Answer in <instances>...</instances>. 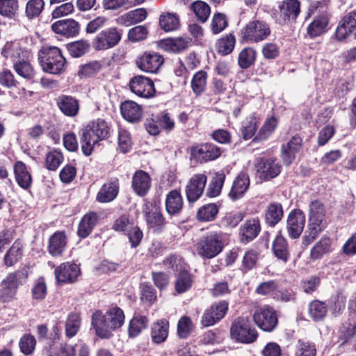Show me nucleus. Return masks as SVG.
<instances>
[{
    "mask_svg": "<svg viewBox=\"0 0 356 356\" xmlns=\"http://www.w3.org/2000/svg\"><path fill=\"white\" fill-rule=\"evenodd\" d=\"M332 240L330 237L323 236L317 242L310 251V257L314 259H319L324 254L331 250Z\"/></svg>",
    "mask_w": 356,
    "mask_h": 356,
    "instance_id": "40",
    "label": "nucleus"
},
{
    "mask_svg": "<svg viewBox=\"0 0 356 356\" xmlns=\"http://www.w3.org/2000/svg\"><path fill=\"white\" fill-rule=\"evenodd\" d=\"M328 24V19L326 16L316 17L307 27V33L311 38L319 36L323 33Z\"/></svg>",
    "mask_w": 356,
    "mask_h": 356,
    "instance_id": "39",
    "label": "nucleus"
},
{
    "mask_svg": "<svg viewBox=\"0 0 356 356\" xmlns=\"http://www.w3.org/2000/svg\"><path fill=\"white\" fill-rule=\"evenodd\" d=\"M260 232L261 225L259 218L248 219L240 228L241 240L247 243L256 238Z\"/></svg>",
    "mask_w": 356,
    "mask_h": 356,
    "instance_id": "24",
    "label": "nucleus"
},
{
    "mask_svg": "<svg viewBox=\"0 0 356 356\" xmlns=\"http://www.w3.org/2000/svg\"><path fill=\"white\" fill-rule=\"evenodd\" d=\"M250 186V179L248 175L242 173L234 179L229 196L233 200L240 199L248 191Z\"/></svg>",
    "mask_w": 356,
    "mask_h": 356,
    "instance_id": "26",
    "label": "nucleus"
},
{
    "mask_svg": "<svg viewBox=\"0 0 356 356\" xmlns=\"http://www.w3.org/2000/svg\"><path fill=\"white\" fill-rule=\"evenodd\" d=\"M196 250L201 257L211 259L219 254L223 249L220 234L211 233L202 236L195 245Z\"/></svg>",
    "mask_w": 356,
    "mask_h": 356,
    "instance_id": "7",
    "label": "nucleus"
},
{
    "mask_svg": "<svg viewBox=\"0 0 356 356\" xmlns=\"http://www.w3.org/2000/svg\"><path fill=\"white\" fill-rule=\"evenodd\" d=\"M63 159L62 154L56 150L49 152L46 156L45 165L47 169L56 170Z\"/></svg>",
    "mask_w": 356,
    "mask_h": 356,
    "instance_id": "63",
    "label": "nucleus"
},
{
    "mask_svg": "<svg viewBox=\"0 0 356 356\" xmlns=\"http://www.w3.org/2000/svg\"><path fill=\"white\" fill-rule=\"evenodd\" d=\"M14 172L16 181L24 189L29 188L32 183V177L22 161H17L14 165Z\"/></svg>",
    "mask_w": 356,
    "mask_h": 356,
    "instance_id": "33",
    "label": "nucleus"
},
{
    "mask_svg": "<svg viewBox=\"0 0 356 356\" xmlns=\"http://www.w3.org/2000/svg\"><path fill=\"white\" fill-rule=\"evenodd\" d=\"M305 216L300 209L292 210L287 216L286 229L289 236L292 238H298L305 227Z\"/></svg>",
    "mask_w": 356,
    "mask_h": 356,
    "instance_id": "16",
    "label": "nucleus"
},
{
    "mask_svg": "<svg viewBox=\"0 0 356 356\" xmlns=\"http://www.w3.org/2000/svg\"><path fill=\"white\" fill-rule=\"evenodd\" d=\"M193 275L187 269L179 272L175 282L176 292L181 294L189 291L193 286Z\"/></svg>",
    "mask_w": 356,
    "mask_h": 356,
    "instance_id": "34",
    "label": "nucleus"
},
{
    "mask_svg": "<svg viewBox=\"0 0 356 356\" xmlns=\"http://www.w3.org/2000/svg\"><path fill=\"white\" fill-rule=\"evenodd\" d=\"M148 324L147 317L144 316H134L129 325V335L131 337L138 336L143 330L145 329Z\"/></svg>",
    "mask_w": 356,
    "mask_h": 356,
    "instance_id": "47",
    "label": "nucleus"
},
{
    "mask_svg": "<svg viewBox=\"0 0 356 356\" xmlns=\"http://www.w3.org/2000/svg\"><path fill=\"white\" fill-rule=\"evenodd\" d=\"M2 55L7 59H10L15 63L19 60L21 49L17 43H6L1 51Z\"/></svg>",
    "mask_w": 356,
    "mask_h": 356,
    "instance_id": "58",
    "label": "nucleus"
},
{
    "mask_svg": "<svg viewBox=\"0 0 356 356\" xmlns=\"http://www.w3.org/2000/svg\"><path fill=\"white\" fill-rule=\"evenodd\" d=\"M132 188L139 196H144L151 187V178L149 174L143 170H137L132 177Z\"/></svg>",
    "mask_w": 356,
    "mask_h": 356,
    "instance_id": "23",
    "label": "nucleus"
},
{
    "mask_svg": "<svg viewBox=\"0 0 356 356\" xmlns=\"http://www.w3.org/2000/svg\"><path fill=\"white\" fill-rule=\"evenodd\" d=\"M273 252L280 260L287 261L289 257V250L287 241L282 235H277L273 243Z\"/></svg>",
    "mask_w": 356,
    "mask_h": 356,
    "instance_id": "37",
    "label": "nucleus"
},
{
    "mask_svg": "<svg viewBox=\"0 0 356 356\" xmlns=\"http://www.w3.org/2000/svg\"><path fill=\"white\" fill-rule=\"evenodd\" d=\"M163 264L167 268L178 273L186 269V264L183 259L176 254H172L165 258Z\"/></svg>",
    "mask_w": 356,
    "mask_h": 356,
    "instance_id": "56",
    "label": "nucleus"
},
{
    "mask_svg": "<svg viewBox=\"0 0 356 356\" xmlns=\"http://www.w3.org/2000/svg\"><path fill=\"white\" fill-rule=\"evenodd\" d=\"M159 24L166 32L177 30L179 26V16L175 13H163L159 17Z\"/></svg>",
    "mask_w": 356,
    "mask_h": 356,
    "instance_id": "42",
    "label": "nucleus"
},
{
    "mask_svg": "<svg viewBox=\"0 0 356 356\" xmlns=\"http://www.w3.org/2000/svg\"><path fill=\"white\" fill-rule=\"evenodd\" d=\"M22 254V244L20 241H16L8 250L4 257V262L6 266H11L17 263Z\"/></svg>",
    "mask_w": 356,
    "mask_h": 356,
    "instance_id": "45",
    "label": "nucleus"
},
{
    "mask_svg": "<svg viewBox=\"0 0 356 356\" xmlns=\"http://www.w3.org/2000/svg\"><path fill=\"white\" fill-rule=\"evenodd\" d=\"M191 42L190 39L177 38L166 40L165 43L169 49L174 52H180L186 49Z\"/></svg>",
    "mask_w": 356,
    "mask_h": 356,
    "instance_id": "62",
    "label": "nucleus"
},
{
    "mask_svg": "<svg viewBox=\"0 0 356 356\" xmlns=\"http://www.w3.org/2000/svg\"><path fill=\"white\" fill-rule=\"evenodd\" d=\"M98 217L96 213L89 212L81 218L77 230V234L81 238H86L92 232L97 222Z\"/></svg>",
    "mask_w": 356,
    "mask_h": 356,
    "instance_id": "30",
    "label": "nucleus"
},
{
    "mask_svg": "<svg viewBox=\"0 0 356 356\" xmlns=\"http://www.w3.org/2000/svg\"><path fill=\"white\" fill-rule=\"evenodd\" d=\"M207 177L204 174L193 175L189 180L186 187V194L189 202H195L202 194L207 183Z\"/></svg>",
    "mask_w": 356,
    "mask_h": 356,
    "instance_id": "19",
    "label": "nucleus"
},
{
    "mask_svg": "<svg viewBox=\"0 0 356 356\" xmlns=\"http://www.w3.org/2000/svg\"><path fill=\"white\" fill-rule=\"evenodd\" d=\"M230 334L232 339L243 343H252L258 337L257 331L248 316H239L234 319L231 325Z\"/></svg>",
    "mask_w": 356,
    "mask_h": 356,
    "instance_id": "5",
    "label": "nucleus"
},
{
    "mask_svg": "<svg viewBox=\"0 0 356 356\" xmlns=\"http://www.w3.org/2000/svg\"><path fill=\"white\" fill-rule=\"evenodd\" d=\"M109 133L108 127L102 119H97L89 123L83 130L81 137V150L86 156L92 154L94 146L99 140L105 139Z\"/></svg>",
    "mask_w": 356,
    "mask_h": 356,
    "instance_id": "2",
    "label": "nucleus"
},
{
    "mask_svg": "<svg viewBox=\"0 0 356 356\" xmlns=\"http://www.w3.org/2000/svg\"><path fill=\"white\" fill-rule=\"evenodd\" d=\"M193 328L191 319L188 316L181 317L177 323V334L180 338L185 339Z\"/></svg>",
    "mask_w": 356,
    "mask_h": 356,
    "instance_id": "60",
    "label": "nucleus"
},
{
    "mask_svg": "<svg viewBox=\"0 0 356 356\" xmlns=\"http://www.w3.org/2000/svg\"><path fill=\"white\" fill-rule=\"evenodd\" d=\"M190 8L198 19L202 22H205L211 13L209 6L202 1H196L193 2L191 3Z\"/></svg>",
    "mask_w": 356,
    "mask_h": 356,
    "instance_id": "50",
    "label": "nucleus"
},
{
    "mask_svg": "<svg viewBox=\"0 0 356 356\" xmlns=\"http://www.w3.org/2000/svg\"><path fill=\"white\" fill-rule=\"evenodd\" d=\"M256 51L251 47H246L241 50L238 54V63L242 69L250 67L255 60Z\"/></svg>",
    "mask_w": 356,
    "mask_h": 356,
    "instance_id": "49",
    "label": "nucleus"
},
{
    "mask_svg": "<svg viewBox=\"0 0 356 356\" xmlns=\"http://www.w3.org/2000/svg\"><path fill=\"white\" fill-rule=\"evenodd\" d=\"M122 33L115 27L102 31L93 40V47L96 50H106L116 46L120 41Z\"/></svg>",
    "mask_w": 356,
    "mask_h": 356,
    "instance_id": "10",
    "label": "nucleus"
},
{
    "mask_svg": "<svg viewBox=\"0 0 356 356\" xmlns=\"http://www.w3.org/2000/svg\"><path fill=\"white\" fill-rule=\"evenodd\" d=\"M271 33L268 24L262 20L249 22L243 31L245 40L254 42H259L266 40Z\"/></svg>",
    "mask_w": 356,
    "mask_h": 356,
    "instance_id": "8",
    "label": "nucleus"
},
{
    "mask_svg": "<svg viewBox=\"0 0 356 356\" xmlns=\"http://www.w3.org/2000/svg\"><path fill=\"white\" fill-rule=\"evenodd\" d=\"M52 31L66 38L74 37L79 33V24L72 19L58 20L51 25Z\"/></svg>",
    "mask_w": 356,
    "mask_h": 356,
    "instance_id": "20",
    "label": "nucleus"
},
{
    "mask_svg": "<svg viewBox=\"0 0 356 356\" xmlns=\"http://www.w3.org/2000/svg\"><path fill=\"white\" fill-rule=\"evenodd\" d=\"M283 217V208L280 203L273 202L268 205L265 212V220L267 224L274 226Z\"/></svg>",
    "mask_w": 356,
    "mask_h": 356,
    "instance_id": "38",
    "label": "nucleus"
},
{
    "mask_svg": "<svg viewBox=\"0 0 356 356\" xmlns=\"http://www.w3.org/2000/svg\"><path fill=\"white\" fill-rule=\"evenodd\" d=\"M164 59L156 52H144L136 60V65L147 73H156L163 65Z\"/></svg>",
    "mask_w": 356,
    "mask_h": 356,
    "instance_id": "14",
    "label": "nucleus"
},
{
    "mask_svg": "<svg viewBox=\"0 0 356 356\" xmlns=\"http://www.w3.org/2000/svg\"><path fill=\"white\" fill-rule=\"evenodd\" d=\"M225 175L223 173H216L211 180L207 191V196L210 197H217L221 192Z\"/></svg>",
    "mask_w": 356,
    "mask_h": 356,
    "instance_id": "51",
    "label": "nucleus"
},
{
    "mask_svg": "<svg viewBox=\"0 0 356 356\" xmlns=\"http://www.w3.org/2000/svg\"><path fill=\"white\" fill-rule=\"evenodd\" d=\"M316 345L310 341L298 340L295 356H316Z\"/></svg>",
    "mask_w": 356,
    "mask_h": 356,
    "instance_id": "55",
    "label": "nucleus"
},
{
    "mask_svg": "<svg viewBox=\"0 0 356 356\" xmlns=\"http://www.w3.org/2000/svg\"><path fill=\"white\" fill-rule=\"evenodd\" d=\"M280 18L284 23L293 22L298 16L300 8L298 0H285L279 6Z\"/></svg>",
    "mask_w": 356,
    "mask_h": 356,
    "instance_id": "22",
    "label": "nucleus"
},
{
    "mask_svg": "<svg viewBox=\"0 0 356 356\" xmlns=\"http://www.w3.org/2000/svg\"><path fill=\"white\" fill-rule=\"evenodd\" d=\"M54 275L59 284L73 283L80 275V268L74 263L65 262L55 269Z\"/></svg>",
    "mask_w": 356,
    "mask_h": 356,
    "instance_id": "17",
    "label": "nucleus"
},
{
    "mask_svg": "<svg viewBox=\"0 0 356 356\" xmlns=\"http://www.w3.org/2000/svg\"><path fill=\"white\" fill-rule=\"evenodd\" d=\"M356 29V11L353 10L346 14L341 19L336 30V38L343 40Z\"/></svg>",
    "mask_w": 356,
    "mask_h": 356,
    "instance_id": "21",
    "label": "nucleus"
},
{
    "mask_svg": "<svg viewBox=\"0 0 356 356\" xmlns=\"http://www.w3.org/2000/svg\"><path fill=\"white\" fill-rule=\"evenodd\" d=\"M35 337L31 334L24 335L19 341L21 351L25 355L32 353L35 348Z\"/></svg>",
    "mask_w": 356,
    "mask_h": 356,
    "instance_id": "64",
    "label": "nucleus"
},
{
    "mask_svg": "<svg viewBox=\"0 0 356 356\" xmlns=\"http://www.w3.org/2000/svg\"><path fill=\"white\" fill-rule=\"evenodd\" d=\"M255 324L265 332H272L276 327L278 320L275 311L269 306L257 309L253 314Z\"/></svg>",
    "mask_w": 356,
    "mask_h": 356,
    "instance_id": "9",
    "label": "nucleus"
},
{
    "mask_svg": "<svg viewBox=\"0 0 356 356\" xmlns=\"http://www.w3.org/2000/svg\"><path fill=\"white\" fill-rule=\"evenodd\" d=\"M218 213V208L216 204H207L197 210L196 218L200 222H209L216 218Z\"/></svg>",
    "mask_w": 356,
    "mask_h": 356,
    "instance_id": "41",
    "label": "nucleus"
},
{
    "mask_svg": "<svg viewBox=\"0 0 356 356\" xmlns=\"http://www.w3.org/2000/svg\"><path fill=\"white\" fill-rule=\"evenodd\" d=\"M207 74L203 70L197 72L191 80V88L196 95H200L206 88Z\"/></svg>",
    "mask_w": 356,
    "mask_h": 356,
    "instance_id": "44",
    "label": "nucleus"
},
{
    "mask_svg": "<svg viewBox=\"0 0 356 356\" xmlns=\"http://www.w3.org/2000/svg\"><path fill=\"white\" fill-rule=\"evenodd\" d=\"M66 236L63 232H55L49 240V252L53 257L60 256L66 246Z\"/></svg>",
    "mask_w": 356,
    "mask_h": 356,
    "instance_id": "28",
    "label": "nucleus"
},
{
    "mask_svg": "<svg viewBox=\"0 0 356 356\" xmlns=\"http://www.w3.org/2000/svg\"><path fill=\"white\" fill-rule=\"evenodd\" d=\"M165 208L168 213L171 216L179 213L183 208V198L178 191L173 190L167 195Z\"/></svg>",
    "mask_w": 356,
    "mask_h": 356,
    "instance_id": "32",
    "label": "nucleus"
},
{
    "mask_svg": "<svg viewBox=\"0 0 356 356\" xmlns=\"http://www.w3.org/2000/svg\"><path fill=\"white\" fill-rule=\"evenodd\" d=\"M129 87L131 92L141 97L149 98L155 93L153 81L142 75L133 77L129 82Z\"/></svg>",
    "mask_w": 356,
    "mask_h": 356,
    "instance_id": "15",
    "label": "nucleus"
},
{
    "mask_svg": "<svg viewBox=\"0 0 356 356\" xmlns=\"http://www.w3.org/2000/svg\"><path fill=\"white\" fill-rule=\"evenodd\" d=\"M119 186L117 181L109 182L102 186L97 195L99 202H109L113 200L118 193Z\"/></svg>",
    "mask_w": 356,
    "mask_h": 356,
    "instance_id": "35",
    "label": "nucleus"
},
{
    "mask_svg": "<svg viewBox=\"0 0 356 356\" xmlns=\"http://www.w3.org/2000/svg\"><path fill=\"white\" fill-rule=\"evenodd\" d=\"M44 8L43 0H29L26 4L25 14L29 19L38 17Z\"/></svg>",
    "mask_w": 356,
    "mask_h": 356,
    "instance_id": "53",
    "label": "nucleus"
},
{
    "mask_svg": "<svg viewBox=\"0 0 356 356\" xmlns=\"http://www.w3.org/2000/svg\"><path fill=\"white\" fill-rule=\"evenodd\" d=\"M81 325V317L79 314L71 313L65 321V335L72 338L76 334Z\"/></svg>",
    "mask_w": 356,
    "mask_h": 356,
    "instance_id": "46",
    "label": "nucleus"
},
{
    "mask_svg": "<svg viewBox=\"0 0 356 356\" xmlns=\"http://www.w3.org/2000/svg\"><path fill=\"white\" fill-rule=\"evenodd\" d=\"M152 204L145 203L143 206V213L144 214L147 227L154 232H161L165 225V220L159 208L154 207L152 209Z\"/></svg>",
    "mask_w": 356,
    "mask_h": 356,
    "instance_id": "12",
    "label": "nucleus"
},
{
    "mask_svg": "<svg viewBox=\"0 0 356 356\" xmlns=\"http://www.w3.org/2000/svg\"><path fill=\"white\" fill-rule=\"evenodd\" d=\"M56 105L60 111L66 116L74 117L79 111V102L69 95H60L56 99Z\"/></svg>",
    "mask_w": 356,
    "mask_h": 356,
    "instance_id": "25",
    "label": "nucleus"
},
{
    "mask_svg": "<svg viewBox=\"0 0 356 356\" xmlns=\"http://www.w3.org/2000/svg\"><path fill=\"white\" fill-rule=\"evenodd\" d=\"M48 356H75L74 348L69 344H60L58 346H50L47 350Z\"/></svg>",
    "mask_w": 356,
    "mask_h": 356,
    "instance_id": "57",
    "label": "nucleus"
},
{
    "mask_svg": "<svg viewBox=\"0 0 356 356\" xmlns=\"http://www.w3.org/2000/svg\"><path fill=\"white\" fill-rule=\"evenodd\" d=\"M19 9L17 0H0V15L8 18H13Z\"/></svg>",
    "mask_w": 356,
    "mask_h": 356,
    "instance_id": "52",
    "label": "nucleus"
},
{
    "mask_svg": "<svg viewBox=\"0 0 356 356\" xmlns=\"http://www.w3.org/2000/svg\"><path fill=\"white\" fill-rule=\"evenodd\" d=\"M235 45V38L232 34L226 35V37L221 38L218 42V49L219 53L223 55L230 54Z\"/></svg>",
    "mask_w": 356,
    "mask_h": 356,
    "instance_id": "61",
    "label": "nucleus"
},
{
    "mask_svg": "<svg viewBox=\"0 0 356 356\" xmlns=\"http://www.w3.org/2000/svg\"><path fill=\"white\" fill-rule=\"evenodd\" d=\"M258 177L264 181L276 177L281 172V165L277 159H260L256 164Z\"/></svg>",
    "mask_w": 356,
    "mask_h": 356,
    "instance_id": "13",
    "label": "nucleus"
},
{
    "mask_svg": "<svg viewBox=\"0 0 356 356\" xmlns=\"http://www.w3.org/2000/svg\"><path fill=\"white\" fill-rule=\"evenodd\" d=\"M190 154L192 158L203 163L218 159L222 151L217 145L207 143L192 146L190 148Z\"/></svg>",
    "mask_w": 356,
    "mask_h": 356,
    "instance_id": "11",
    "label": "nucleus"
},
{
    "mask_svg": "<svg viewBox=\"0 0 356 356\" xmlns=\"http://www.w3.org/2000/svg\"><path fill=\"white\" fill-rule=\"evenodd\" d=\"M120 110L123 118L129 122H138L142 117L140 106L133 101H126L122 103Z\"/></svg>",
    "mask_w": 356,
    "mask_h": 356,
    "instance_id": "27",
    "label": "nucleus"
},
{
    "mask_svg": "<svg viewBox=\"0 0 356 356\" xmlns=\"http://www.w3.org/2000/svg\"><path fill=\"white\" fill-rule=\"evenodd\" d=\"M67 47L71 56L75 58L83 56L89 49V44L83 40L72 42Z\"/></svg>",
    "mask_w": 356,
    "mask_h": 356,
    "instance_id": "59",
    "label": "nucleus"
},
{
    "mask_svg": "<svg viewBox=\"0 0 356 356\" xmlns=\"http://www.w3.org/2000/svg\"><path fill=\"white\" fill-rule=\"evenodd\" d=\"M326 226L325 211L323 204L318 200H314L309 204V222L307 229L302 238L305 245L310 244Z\"/></svg>",
    "mask_w": 356,
    "mask_h": 356,
    "instance_id": "3",
    "label": "nucleus"
},
{
    "mask_svg": "<svg viewBox=\"0 0 356 356\" xmlns=\"http://www.w3.org/2000/svg\"><path fill=\"white\" fill-rule=\"evenodd\" d=\"M277 124V120L275 117H270L266 119L259 129L256 138L259 140H265L268 138L275 131Z\"/></svg>",
    "mask_w": 356,
    "mask_h": 356,
    "instance_id": "54",
    "label": "nucleus"
},
{
    "mask_svg": "<svg viewBox=\"0 0 356 356\" xmlns=\"http://www.w3.org/2000/svg\"><path fill=\"white\" fill-rule=\"evenodd\" d=\"M169 332V323L165 319H161L154 323L151 327V338L154 343L164 342Z\"/></svg>",
    "mask_w": 356,
    "mask_h": 356,
    "instance_id": "31",
    "label": "nucleus"
},
{
    "mask_svg": "<svg viewBox=\"0 0 356 356\" xmlns=\"http://www.w3.org/2000/svg\"><path fill=\"white\" fill-rule=\"evenodd\" d=\"M26 277V273L22 270L9 273L0 284V302L6 303L13 300L22 280Z\"/></svg>",
    "mask_w": 356,
    "mask_h": 356,
    "instance_id": "6",
    "label": "nucleus"
},
{
    "mask_svg": "<svg viewBox=\"0 0 356 356\" xmlns=\"http://www.w3.org/2000/svg\"><path fill=\"white\" fill-rule=\"evenodd\" d=\"M302 146V139L298 136L293 137L286 146L282 147V157L286 165H290L295 159L296 154Z\"/></svg>",
    "mask_w": 356,
    "mask_h": 356,
    "instance_id": "29",
    "label": "nucleus"
},
{
    "mask_svg": "<svg viewBox=\"0 0 356 356\" xmlns=\"http://www.w3.org/2000/svg\"><path fill=\"white\" fill-rule=\"evenodd\" d=\"M15 72L23 79L35 82V72L31 64L24 60H18L13 64Z\"/></svg>",
    "mask_w": 356,
    "mask_h": 356,
    "instance_id": "36",
    "label": "nucleus"
},
{
    "mask_svg": "<svg viewBox=\"0 0 356 356\" xmlns=\"http://www.w3.org/2000/svg\"><path fill=\"white\" fill-rule=\"evenodd\" d=\"M327 312V305L320 300H313L309 305V316L315 321L323 320L326 316Z\"/></svg>",
    "mask_w": 356,
    "mask_h": 356,
    "instance_id": "43",
    "label": "nucleus"
},
{
    "mask_svg": "<svg viewBox=\"0 0 356 356\" xmlns=\"http://www.w3.org/2000/svg\"><path fill=\"white\" fill-rule=\"evenodd\" d=\"M227 309L228 303L226 301H220L211 305L203 314L201 321L202 325L204 327L214 325L225 316Z\"/></svg>",
    "mask_w": 356,
    "mask_h": 356,
    "instance_id": "18",
    "label": "nucleus"
},
{
    "mask_svg": "<svg viewBox=\"0 0 356 356\" xmlns=\"http://www.w3.org/2000/svg\"><path fill=\"white\" fill-rule=\"evenodd\" d=\"M259 122V118L254 115L246 118L241 128L243 138L245 140H248L253 137Z\"/></svg>",
    "mask_w": 356,
    "mask_h": 356,
    "instance_id": "48",
    "label": "nucleus"
},
{
    "mask_svg": "<svg viewBox=\"0 0 356 356\" xmlns=\"http://www.w3.org/2000/svg\"><path fill=\"white\" fill-rule=\"evenodd\" d=\"M124 322V312L118 307L110 308L104 314L101 311H96L92 316V325L96 334L101 338L111 337L113 332L120 328Z\"/></svg>",
    "mask_w": 356,
    "mask_h": 356,
    "instance_id": "1",
    "label": "nucleus"
},
{
    "mask_svg": "<svg viewBox=\"0 0 356 356\" xmlns=\"http://www.w3.org/2000/svg\"><path fill=\"white\" fill-rule=\"evenodd\" d=\"M38 56L44 72L59 74L65 71L67 62L58 47L43 46L38 51Z\"/></svg>",
    "mask_w": 356,
    "mask_h": 356,
    "instance_id": "4",
    "label": "nucleus"
}]
</instances>
